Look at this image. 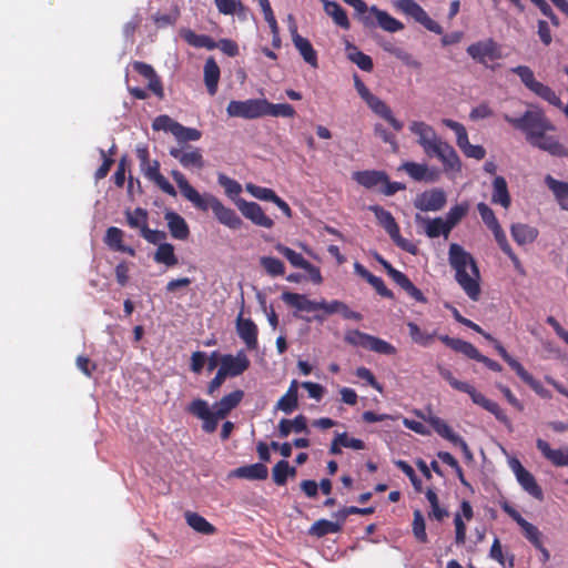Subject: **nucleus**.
Instances as JSON below:
<instances>
[{"mask_svg":"<svg viewBox=\"0 0 568 568\" xmlns=\"http://www.w3.org/2000/svg\"><path fill=\"white\" fill-rule=\"evenodd\" d=\"M171 174L182 195L196 209L201 211L211 209L216 220L232 230H239L242 226L243 222L235 211L226 207L216 196L210 193L200 194L180 171L173 170Z\"/></svg>","mask_w":568,"mask_h":568,"instance_id":"f257e3e1","label":"nucleus"},{"mask_svg":"<svg viewBox=\"0 0 568 568\" xmlns=\"http://www.w3.org/2000/svg\"><path fill=\"white\" fill-rule=\"evenodd\" d=\"M448 261L456 271L455 278L457 283L470 300L478 301L480 296V273L471 254L459 244L452 243L448 251Z\"/></svg>","mask_w":568,"mask_h":568,"instance_id":"f03ea898","label":"nucleus"},{"mask_svg":"<svg viewBox=\"0 0 568 568\" xmlns=\"http://www.w3.org/2000/svg\"><path fill=\"white\" fill-rule=\"evenodd\" d=\"M504 120L516 130L524 132L528 143L534 142L537 138H542V132L556 130L541 110H529L518 118L504 114Z\"/></svg>","mask_w":568,"mask_h":568,"instance_id":"7ed1b4c3","label":"nucleus"},{"mask_svg":"<svg viewBox=\"0 0 568 568\" xmlns=\"http://www.w3.org/2000/svg\"><path fill=\"white\" fill-rule=\"evenodd\" d=\"M396 7L403 13L413 18L417 23H420L428 31L436 34H443V28L434 21L415 0H397Z\"/></svg>","mask_w":568,"mask_h":568,"instance_id":"20e7f679","label":"nucleus"},{"mask_svg":"<svg viewBox=\"0 0 568 568\" xmlns=\"http://www.w3.org/2000/svg\"><path fill=\"white\" fill-rule=\"evenodd\" d=\"M226 112L229 116L243 119H256L265 115L263 99L233 100L229 103Z\"/></svg>","mask_w":568,"mask_h":568,"instance_id":"39448f33","label":"nucleus"},{"mask_svg":"<svg viewBox=\"0 0 568 568\" xmlns=\"http://www.w3.org/2000/svg\"><path fill=\"white\" fill-rule=\"evenodd\" d=\"M509 466L514 474L516 475V479L520 484L523 489L534 498L542 500L544 491L541 487L538 485L534 475L530 471H528L517 458H511L509 460Z\"/></svg>","mask_w":568,"mask_h":568,"instance_id":"423d86ee","label":"nucleus"},{"mask_svg":"<svg viewBox=\"0 0 568 568\" xmlns=\"http://www.w3.org/2000/svg\"><path fill=\"white\" fill-rule=\"evenodd\" d=\"M193 416L203 420L202 428L204 432L211 434L217 428L219 420L224 417H217L216 412L209 407L207 402L203 399H194L186 408Z\"/></svg>","mask_w":568,"mask_h":568,"instance_id":"0eeeda50","label":"nucleus"},{"mask_svg":"<svg viewBox=\"0 0 568 568\" xmlns=\"http://www.w3.org/2000/svg\"><path fill=\"white\" fill-rule=\"evenodd\" d=\"M237 209L240 212L250 220L252 223H254L257 226H262L265 229H271L274 225V222L271 217H268L264 211L262 210L261 205L255 202H247L246 200L239 197L237 200H234Z\"/></svg>","mask_w":568,"mask_h":568,"instance_id":"6e6552de","label":"nucleus"},{"mask_svg":"<svg viewBox=\"0 0 568 568\" xmlns=\"http://www.w3.org/2000/svg\"><path fill=\"white\" fill-rule=\"evenodd\" d=\"M446 201V193L442 189H433L417 195L414 205L423 212L439 211L445 206Z\"/></svg>","mask_w":568,"mask_h":568,"instance_id":"1a4fd4ad","label":"nucleus"},{"mask_svg":"<svg viewBox=\"0 0 568 568\" xmlns=\"http://www.w3.org/2000/svg\"><path fill=\"white\" fill-rule=\"evenodd\" d=\"M467 53L478 62H485L486 59L496 60L501 57L499 45L493 40L487 39L470 44Z\"/></svg>","mask_w":568,"mask_h":568,"instance_id":"9d476101","label":"nucleus"},{"mask_svg":"<svg viewBox=\"0 0 568 568\" xmlns=\"http://www.w3.org/2000/svg\"><path fill=\"white\" fill-rule=\"evenodd\" d=\"M220 362V369L231 377L243 374L250 367V359L243 351L237 352L236 355H222Z\"/></svg>","mask_w":568,"mask_h":568,"instance_id":"9b49d317","label":"nucleus"},{"mask_svg":"<svg viewBox=\"0 0 568 568\" xmlns=\"http://www.w3.org/2000/svg\"><path fill=\"white\" fill-rule=\"evenodd\" d=\"M170 155L179 160L185 169H202L205 165L201 151L191 146H187L186 150L172 148Z\"/></svg>","mask_w":568,"mask_h":568,"instance_id":"f8f14e48","label":"nucleus"},{"mask_svg":"<svg viewBox=\"0 0 568 568\" xmlns=\"http://www.w3.org/2000/svg\"><path fill=\"white\" fill-rule=\"evenodd\" d=\"M243 312L236 318V332L250 351L257 348V326L250 318L242 317Z\"/></svg>","mask_w":568,"mask_h":568,"instance_id":"ddd939ff","label":"nucleus"},{"mask_svg":"<svg viewBox=\"0 0 568 568\" xmlns=\"http://www.w3.org/2000/svg\"><path fill=\"white\" fill-rule=\"evenodd\" d=\"M133 69L142 77L149 80L148 88L151 90L158 98L163 99L164 97V90L162 82L158 74L155 73L152 65L135 61L133 63Z\"/></svg>","mask_w":568,"mask_h":568,"instance_id":"4468645a","label":"nucleus"},{"mask_svg":"<svg viewBox=\"0 0 568 568\" xmlns=\"http://www.w3.org/2000/svg\"><path fill=\"white\" fill-rule=\"evenodd\" d=\"M537 448L542 456L557 467L568 466V447L560 449H552L550 445L538 438L536 442Z\"/></svg>","mask_w":568,"mask_h":568,"instance_id":"2eb2a0df","label":"nucleus"},{"mask_svg":"<svg viewBox=\"0 0 568 568\" xmlns=\"http://www.w3.org/2000/svg\"><path fill=\"white\" fill-rule=\"evenodd\" d=\"M371 17L375 21V27H381L387 32H397L404 29V24L397 19L389 16L386 11L378 9L376 6L369 8Z\"/></svg>","mask_w":568,"mask_h":568,"instance_id":"dca6fc26","label":"nucleus"},{"mask_svg":"<svg viewBox=\"0 0 568 568\" xmlns=\"http://www.w3.org/2000/svg\"><path fill=\"white\" fill-rule=\"evenodd\" d=\"M366 104L372 109L374 113L385 119L395 131L399 132L403 129V123L394 118L390 108L378 97L373 95Z\"/></svg>","mask_w":568,"mask_h":568,"instance_id":"f3484780","label":"nucleus"},{"mask_svg":"<svg viewBox=\"0 0 568 568\" xmlns=\"http://www.w3.org/2000/svg\"><path fill=\"white\" fill-rule=\"evenodd\" d=\"M547 132H542V138L535 139L534 142H529L535 148L546 151L555 156H567L568 150L560 144L554 136L547 135Z\"/></svg>","mask_w":568,"mask_h":568,"instance_id":"a211bd4d","label":"nucleus"},{"mask_svg":"<svg viewBox=\"0 0 568 568\" xmlns=\"http://www.w3.org/2000/svg\"><path fill=\"white\" fill-rule=\"evenodd\" d=\"M165 220L171 235L176 240H186L190 235L189 226L185 220L173 211L165 213Z\"/></svg>","mask_w":568,"mask_h":568,"instance_id":"6ab92c4d","label":"nucleus"},{"mask_svg":"<svg viewBox=\"0 0 568 568\" xmlns=\"http://www.w3.org/2000/svg\"><path fill=\"white\" fill-rule=\"evenodd\" d=\"M244 392L236 389L224 397L220 402L213 405V409L216 412L217 417H226L232 409H234L243 399Z\"/></svg>","mask_w":568,"mask_h":568,"instance_id":"aec40b11","label":"nucleus"},{"mask_svg":"<svg viewBox=\"0 0 568 568\" xmlns=\"http://www.w3.org/2000/svg\"><path fill=\"white\" fill-rule=\"evenodd\" d=\"M123 235L124 233L121 229L111 226L105 232L104 243L113 251L128 253L129 255L134 256V248L122 243Z\"/></svg>","mask_w":568,"mask_h":568,"instance_id":"412c9836","label":"nucleus"},{"mask_svg":"<svg viewBox=\"0 0 568 568\" xmlns=\"http://www.w3.org/2000/svg\"><path fill=\"white\" fill-rule=\"evenodd\" d=\"M282 300L290 306L298 311L315 312L317 311V302L308 300L305 295L292 292H284Z\"/></svg>","mask_w":568,"mask_h":568,"instance_id":"4be33fe9","label":"nucleus"},{"mask_svg":"<svg viewBox=\"0 0 568 568\" xmlns=\"http://www.w3.org/2000/svg\"><path fill=\"white\" fill-rule=\"evenodd\" d=\"M510 232L518 245L532 243L538 236V230L536 227L523 223L513 224Z\"/></svg>","mask_w":568,"mask_h":568,"instance_id":"5701e85b","label":"nucleus"},{"mask_svg":"<svg viewBox=\"0 0 568 568\" xmlns=\"http://www.w3.org/2000/svg\"><path fill=\"white\" fill-rule=\"evenodd\" d=\"M233 475L239 478H246L250 480L266 479L268 475L267 467L262 463H256L247 466H242L233 471Z\"/></svg>","mask_w":568,"mask_h":568,"instance_id":"b1692460","label":"nucleus"},{"mask_svg":"<svg viewBox=\"0 0 568 568\" xmlns=\"http://www.w3.org/2000/svg\"><path fill=\"white\" fill-rule=\"evenodd\" d=\"M491 202L495 204H500L505 209L509 207L511 203L507 182L503 176H496L494 180Z\"/></svg>","mask_w":568,"mask_h":568,"instance_id":"393cba45","label":"nucleus"},{"mask_svg":"<svg viewBox=\"0 0 568 568\" xmlns=\"http://www.w3.org/2000/svg\"><path fill=\"white\" fill-rule=\"evenodd\" d=\"M324 11L341 28L348 30L351 28L349 20L345 10L335 1L323 0Z\"/></svg>","mask_w":568,"mask_h":568,"instance_id":"a878e982","label":"nucleus"},{"mask_svg":"<svg viewBox=\"0 0 568 568\" xmlns=\"http://www.w3.org/2000/svg\"><path fill=\"white\" fill-rule=\"evenodd\" d=\"M220 79V68L213 58H209L204 64V82L211 95L217 90Z\"/></svg>","mask_w":568,"mask_h":568,"instance_id":"bb28decb","label":"nucleus"},{"mask_svg":"<svg viewBox=\"0 0 568 568\" xmlns=\"http://www.w3.org/2000/svg\"><path fill=\"white\" fill-rule=\"evenodd\" d=\"M346 52L347 58L355 63L359 69L366 72H371L373 70V60L369 55L359 51L358 48L351 42H346Z\"/></svg>","mask_w":568,"mask_h":568,"instance_id":"cd10ccee","label":"nucleus"},{"mask_svg":"<svg viewBox=\"0 0 568 568\" xmlns=\"http://www.w3.org/2000/svg\"><path fill=\"white\" fill-rule=\"evenodd\" d=\"M354 179L361 185L371 189L383 182H387V174L382 171H362L354 174Z\"/></svg>","mask_w":568,"mask_h":568,"instance_id":"c85d7f7f","label":"nucleus"},{"mask_svg":"<svg viewBox=\"0 0 568 568\" xmlns=\"http://www.w3.org/2000/svg\"><path fill=\"white\" fill-rule=\"evenodd\" d=\"M415 220L417 223H424L426 224V234L428 237H438L439 235L447 236L450 231L446 230V222L442 220L440 217H436L434 220H428L423 217L420 214H416Z\"/></svg>","mask_w":568,"mask_h":568,"instance_id":"c756f323","label":"nucleus"},{"mask_svg":"<svg viewBox=\"0 0 568 568\" xmlns=\"http://www.w3.org/2000/svg\"><path fill=\"white\" fill-rule=\"evenodd\" d=\"M293 43L300 54L303 57L304 61L308 63L311 67L316 68L317 67V53L314 50L312 43L308 39L304 37H296V39H293Z\"/></svg>","mask_w":568,"mask_h":568,"instance_id":"7c9ffc66","label":"nucleus"},{"mask_svg":"<svg viewBox=\"0 0 568 568\" xmlns=\"http://www.w3.org/2000/svg\"><path fill=\"white\" fill-rule=\"evenodd\" d=\"M422 417L434 428V430L439 436L449 440L452 444L459 436L453 432V429L448 426V424L444 419H442L435 415H432V414H429L428 417H426L424 415Z\"/></svg>","mask_w":568,"mask_h":568,"instance_id":"2f4dec72","label":"nucleus"},{"mask_svg":"<svg viewBox=\"0 0 568 568\" xmlns=\"http://www.w3.org/2000/svg\"><path fill=\"white\" fill-rule=\"evenodd\" d=\"M437 158L444 163L447 169L460 170V160L456 151L447 142H444L442 148L437 150Z\"/></svg>","mask_w":568,"mask_h":568,"instance_id":"473e14b6","label":"nucleus"},{"mask_svg":"<svg viewBox=\"0 0 568 568\" xmlns=\"http://www.w3.org/2000/svg\"><path fill=\"white\" fill-rule=\"evenodd\" d=\"M181 36L189 44L195 48H206L209 50L216 48V43L211 37L205 34H196L190 29L181 30Z\"/></svg>","mask_w":568,"mask_h":568,"instance_id":"72a5a7b5","label":"nucleus"},{"mask_svg":"<svg viewBox=\"0 0 568 568\" xmlns=\"http://www.w3.org/2000/svg\"><path fill=\"white\" fill-rule=\"evenodd\" d=\"M369 210L375 214L378 223L385 229L388 235L396 233V230L399 229L393 215L382 206L372 205Z\"/></svg>","mask_w":568,"mask_h":568,"instance_id":"f704fd0d","label":"nucleus"},{"mask_svg":"<svg viewBox=\"0 0 568 568\" xmlns=\"http://www.w3.org/2000/svg\"><path fill=\"white\" fill-rule=\"evenodd\" d=\"M545 183L554 193L560 207H562V205L568 201V183L564 181H558L554 179L551 175H547L545 178Z\"/></svg>","mask_w":568,"mask_h":568,"instance_id":"c9c22d12","label":"nucleus"},{"mask_svg":"<svg viewBox=\"0 0 568 568\" xmlns=\"http://www.w3.org/2000/svg\"><path fill=\"white\" fill-rule=\"evenodd\" d=\"M185 518L189 526L192 527L197 532L204 535H212L215 532V527L211 525L204 517L200 516L196 513L186 511Z\"/></svg>","mask_w":568,"mask_h":568,"instance_id":"e433bc0d","label":"nucleus"},{"mask_svg":"<svg viewBox=\"0 0 568 568\" xmlns=\"http://www.w3.org/2000/svg\"><path fill=\"white\" fill-rule=\"evenodd\" d=\"M341 530L342 525L339 523H334L327 519H320L312 525L308 532L312 536L321 538L326 536L327 534H336L339 532Z\"/></svg>","mask_w":568,"mask_h":568,"instance_id":"4c0bfd02","label":"nucleus"},{"mask_svg":"<svg viewBox=\"0 0 568 568\" xmlns=\"http://www.w3.org/2000/svg\"><path fill=\"white\" fill-rule=\"evenodd\" d=\"M356 11V18L362 22L365 28H374L375 21L371 17L369 8L363 0H345Z\"/></svg>","mask_w":568,"mask_h":568,"instance_id":"58836bf2","label":"nucleus"},{"mask_svg":"<svg viewBox=\"0 0 568 568\" xmlns=\"http://www.w3.org/2000/svg\"><path fill=\"white\" fill-rule=\"evenodd\" d=\"M156 263L165 264L166 266H174L178 264V257L174 253V246L170 243H163L158 246L154 254Z\"/></svg>","mask_w":568,"mask_h":568,"instance_id":"ea45409f","label":"nucleus"},{"mask_svg":"<svg viewBox=\"0 0 568 568\" xmlns=\"http://www.w3.org/2000/svg\"><path fill=\"white\" fill-rule=\"evenodd\" d=\"M263 109L265 110V115L283 118H293L295 115L294 108L288 103L273 104L263 99Z\"/></svg>","mask_w":568,"mask_h":568,"instance_id":"a19ab883","label":"nucleus"},{"mask_svg":"<svg viewBox=\"0 0 568 568\" xmlns=\"http://www.w3.org/2000/svg\"><path fill=\"white\" fill-rule=\"evenodd\" d=\"M409 130L412 133L418 135L419 145L423 143H428V140H433L435 138V130L422 121H413L409 125Z\"/></svg>","mask_w":568,"mask_h":568,"instance_id":"79ce46f5","label":"nucleus"},{"mask_svg":"<svg viewBox=\"0 0 568 568\" xmlns=\"http://www.w3.org/2000/svg\"><path fill=\"white\" fill-rule=\"evenodd\" d=\"M126 222L132 229H140V233H142V227H146L148 225V212L144 209L136 207L133 212H125Z\"/></svg>","mask_w":568,"mask_h":568,"instance_id":"37998d69","label":"nucleus"},{"mask_svg":"<svg viewBox=\"0 0 568 568\" xmlns=\"http://www.w3.org/2000/svg\"><path fill=\"white\" fill-rule=\"evenodd\" d=\"M531 91L541 99L546 100L548 103L560 109L562 108L561 100L559 97H557L556 92L550 87L538 82Z\"/></svg>","mask_w":568,"mask_h":568,"instance_id":"c03bdc74","label":"nucleus"},{"mask_svg":"<svg viewBox=\"0 0 568 568\" xmlns=\"http://www.w3.org/2000/svg\"><path fill=\"white\" fill-rule=\"evenodd\" d=\"M443 123L456 133L457 145L462 151L470 144L468 141L467 131L463 124L450 119H444Z\"/></svg>","mask_w":568,"mask_h":568,"instance_id":"a18cd8bd","label":"nucleus"},{"mask_svg":"<svg viewBox=\"0 0 568 568\" xmlns=\"http://www.w3.org/2000/svg\"><path fill=\"white\" fill-rule=\"evenodd\" d=\"M407 326L409 329V335L415 343L422 346H428L429 344H432L435 336V332L432 334L426 333L422 331L420 327L414 322H408Z\"/></svg>","mask_w":568,"mask_h":568,"instance_id":"49530a36","label":"nucleus"},{"mask_svg":"<svg viewBox=\"0 0 568 568\" xmlns=\"http://www.w3.org/2000/svg\"><path fill=\"white\" fill-rule=\"evenodd\" d=\"M366 348L384 355L396 354V348L392 344L373 335H371Z\"/></svg>","mask_w":568,"mask_h":568,"instance_id":"de8ad7c7","label":"nucleus"},{"mask_svg":"<svg viewBox=\"0 0 568 568\" xmlns=\"http://www.w3.org/2000/svg\"><path fill=\"white\" fill-rule=\"evenodd\" d=\"M260 264L272 276L283 275L285 272L283 262L272 256H262L260 258Z\"/></svg>","mask_w":568,"mask_h":568,"instance_id":"09e8293b","label":"nucleus"},{"mask_svg":"<svg viewBox=\"0 0 568 568\" xmlns=\"http://www.w3.org/2000/svg\"><path fill=\"white\" fill-rule=\"evenodd\" d=\"M478 213L483 220V222L486 224V226L491 230H497L500 227L494 211L484 202H480L477 204Z\"/></svg>","mask_w":568,"mask_h":568,"instance_id":"8fccbe9b","label":"nucleus"},{"mask_svg":"<svg viewBox=\"0 0 568 568\" xmlns=\"http://www.w3.org/2000/svg\"><path fill=\"white\" fill-rule=\"evenodd\" d=\"M175 139L180 143H186L189 141H199L202 136V132L194 128H186L179 123V126L175 128Z\"/></svg>","mask_w":568,"mask_h":568,"instance_id":"3c124183","label":"nucleus"},{"mask_svg":"<svg viewBox=\"0 0 568 568\" xmlns=\"http://www.w3.org/2000/svg\"><path fill=\"white\" fill-rule=\"evenodd\" d=\"M246 191L254 197L262 201L273 202L277 199L276 193L272 189L257 186L253 183L246 184Z\"/></svg>","mask_w":568,"mask_h":568,"instance_id":"603ef678","label":"nucleus"},{"mask_svg":"<svg viewBox=\"0 0 568 568\" xmlns=\"http://www.w3.org/2000/svg\"><path fill=\"white\" fill-rule=\"evenodd\" d=\"M219 11L223 14H239L245 11L243 3L240 0H214Z\"/></svg>","mask_w":568,"mask_h":568,"instance_id":"864d4df0","label":"nucleus"},{"mask_svg":"<svg viewBox=\"0 0 568 568\" xmlns=\"http://www.w3.org/2000/svg\"><path fill=\"white\" fill-rule=\"evenodd\" d=\"M217 181L219 184L224 187L226 195L233 200L234 196L239 195L242 192L241 184L223 173L219 174Z\"/></svg>","mask_w":568,"mask_h":568,"instance_id":"5fc2aeb1","label":"nucleus"},{"mask_svg":"<svg viewBox=\"0 0 568 568\" xmlns=\"http://www.w3.org/2000/svg\"><path fill=\"white\" fill-rule=\"evenodd\" d=\"M179 126V122L171 119L169 115H159L153 120L152 128L154 131L171 132L175 135V128Z\"/></svg>","mask_w":568,"mask_h":568,"instance_id":"6e6d98bb","label":"nucleus"},{"mask_svg":"<svg viewBox=\"0 0 568 568\" xmlns=\"http://www.w3.org/2000/svg\"><path fill=\"white\" fill-rule=\"evenodd\" d=\"M468 205H456L449 210L446 216V230L452 231V229L465 216L467 213Z\"/></svg>","mask_w":568,"mask_h":568,"instance_id":"4d7b16f0","label":"nucleus"},{"mask_svg":"<svg viewBox=\"0 0 568 568\" xmlns=\"http://www.w3.org/2000/svg\"><path fill=\"white\" fill-rule=\"evenodd\" d=\"M275 250L284 257H286L294 267H302L307 261L300 253L283 244H277Z\"/></svg>","mask_w":568,"mask_h":568,"instance_id":"13d9d810","label":"nucleus"},{"mask_svg":"<svg viewBox=\"0 0 568 568\" xmlns=\"http://www.w3.org/2000/svg\"><path fill=\"white\" fill-rule=\"evenodd\" d=\"M511 72L517 74L523 83L531 91L539 82L535 79L534 72L527 65H518L511 69Z\"/></svg>","mask_w":568,"mask_h":568,"instance_id":"bf43d9fd","label":"nucleus"},{"mask_svg":"<svg viewBox=\"0 0 568 568\" xmlns=\"http://www.w3.org/2000/svg\"><path fill=\"white\" fill-rule=\"evenodd\" d=\"M413 532L414 536L422 542H427V534L425 527V519L420 510L416 509L414 511V520H413Z\"/></svg>","mask_w":568,"mask_h":568,"instance_id":"052dcab7","label":"nucleus"},{"mask_svg":"<svg viewBox=\"0 0 568 568\" xmlns=\"http://www.w3.org/2000/svg\"><path fill=\"white\" fill-rule=\"evenodd\" d=\"M426 168H427V165L415 163V162H405L400 166V169L404 170L415 181H424L425 180Z\"/></svg>","mask_w":568,"mask_h":568,"instance_id":"680f3d73","label":"nucleus"},{"mask_svg":"<svg viewBox=\"0 0 568 568\" xmlns=\"http://www.w3.org/2000/svg\"><path fill=\"white\" fill-rule=\"evenodd\" d=\"M394 464L396 465L397 468H399L409 478L415 490L418 493H422V490H423L422 480L416 476L413 467L405 460H400V459L395 460Z\"/></svg>","mask_w":568,"mask_h":568,"instance_id":"e2e57ef3","label":"nucleus"},{"mask_svg":"<svg viewBox=\"0 0 568 568\" xmlns=\"http://www.w3.org/2000/svg\"><path fill=\"white\" fill-rule=\"evenodd\" d=\"M369 337V334L363 333L358 329H353L345 334L344 339L346 343L353 346H362L366 348Z\"/></svg>","mask_w":568,"mask_h":568,"instance_id":"0e129e2a","label":"nucleus"},{"mask_svg":"<svg viewBox=\"0 0 568 568\" xmlns=\"http://www.w3.org/2000/svg\"><path fill=\"white\" fill-rule=\"evenodd\" d=\"M525 537L536 547L541 548V539L539 529L527 520L520 525Z\"/></svg>","mask_w":568,"mask_h":568,"instance_id":"69168bd1","label":"nucleus"},{"mask_svg":"<svg viewBox=\"0 0 568 568\" xmlns=\"http://www.w3.org/2000/svg\"><path fill=\"white\" fill-rule=\"evenodd\" d=\"M485 409L491 413L500 423H503L509 432L513 430V424L510 419L497 403L490 400Z\"/></svg>","mask_w":568,"mask_h":568,"instance_id":"338daca9","label":"nucleus"},{"mask_svg":"<svg viewBox=\"0 0 568 568\" xmlns=\"http://www.w3.org/2000/svg\"><path fill=\"white\" fill-rule=\"evenodd\" d=\"M298 407V398L287 397L283 395L276 403L275 409L284 412L285 414H292Z\"/></svg>","mask_w":568,"mask_h":568,"instance_id":"774afa93","label":"nucleus"}]
</instances>
